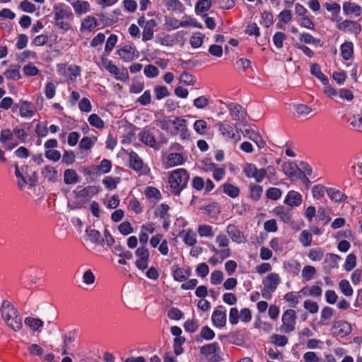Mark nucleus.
I'll list each match as a JSON object with an SVG mask.
<instances>
[{
    "mask_svg": "<svg viewBox=\"0 0 362 362\" xmlns=\"http://www.w3.org/2000/svg\"><path fill=\"white\" fill-rule=\"evenodd\" d=\"M1 317L6 325L15 332L22 328V319L18 310L9 301H3L0 308Z\"/></svg>",
    "mask_w": 362,
    "mask_h": 362,
    "instance_id": "f257e3e1",
    "label": "nucleus"
},
{
    "mask_svg": "<svg viewBox=\"0 0 362 362\" xmlns=\"http://www.w3.org/2000/svg\"><path fill=\"white\" fill-rule=\"evenodd\" d=\"M189 178V175L185 169L180 168L173 170L168 179L170 192L174 195L179 196L186 188Z\"/></svg>",
    "mask_w": 362,
    "mask_h": 362,
    "instance_id": "f03ea898",
    "label": "nucleus"
},
{
    "mask_svg": "<svg viewBox=\"0 0 362 362\" xmlns=\"http://www.w3.org/2000/svg\"><path fill=\"white\" fill-rule=\"evenodd\" d=\"M297 316L296 312L292 309L285 311L282 315V325L281 330L284 333H290L295 329Z\"/></svg>",
    "mask_w": 362,
    "mask_h": 362,
    "instance_id": "7ed1b4c3",
    "label": "nucleus"
},
{
    "mask_svg": "<svg viewBox=\"0 0 362 362\" xmlns=\"http://www.w3.org/2000/svg\"><path fill=\"white\" fill-rule=\"evenodd\" d=\"M54 20H72L74 14L71 8L63 3L56 4L53 7Z\"/></svg>",
    "mask_w": 362,
    "mask_h": 362,
    "instance_id": "20e7f679",
    "label": "nucleus"
},
{
    "mask_svg": "<svg viewBox=\"0 0 362 362\" xmlns=\"http://www.w3.org/2000/svg\"><path fill=\"white\" fill-rule=\"evenodd\" d=\"M243 173L247 177L254 178L257 182H261L267 171L265 169H257L254 164L246 163L243 167Z\"/></svg>",
    "mask_w": 362,
    "mask_h": 362,
    "instance_id": "39448f33",
    "label": "nucleus"
},
{
    "mask_svg": "<svg viewBox=\"0 0 362 362\" xmlns=\"http://www.w3.org/2000/svg\"><path fill=\"white\" fill-rule=\"evenodd\" d=\"M332 331L334 335L339 338H343L351 333V325L346 321L338 320L334 322L332 327Z\"/></svg>",
    "mask_w": 362,
    "mask_h": 362,
    "instance_id": "423d86ee",
    "label": "nucleus"
},
{
    "mask_svg": "<svg viewBox=\"0 0 362 362\" xmlns=\"http://www.w3.org/2000/svg\"><path fill=\"white\" fill-rule=\"evenodd\" d=\"M136 256L137 260L136 261V266L141 270H144L148 267L149 260V252L145 246L139 247L136 251Z\"/></svg>",
    "mask_w": 362,
    "mask_h": 362,
    "instance_id": "0eeeda50",
    "label": "nucleus"
},
{
    "mask_svg": "<svg viewBox=\"0 0 362 362\" xmlns=\"http://www.w3.org/2000/svg\"><path fill=\"white\" fill-rule=\"evenodd\" d=\"M284 174L291 178H301L304 172L294 162H286L281 165Z\"/></svg>",
    "mask_w": 362,
    "mask_h": 362,
    "instance_id": "6e6552de",
    "label": "nucleus"
},
{
    "mask_svg": "<svg viewBox=\"0 0 362 362\" xmlns=\"http://www.w3.org/2000/svg\"><path fill=\"white\" fill-rule=\"evenodd\" d=\"M216 125L218 126L221 134L226 139H231L235 142L240 140V135L238 132L235 133L233 127L230 124L224 122H218Z\"/></svg>",
    "mask_w": 362,
    "mask_h": 362,
    "instance_id": "1a4fd4ad",
    "label": "nucleus"
},
{
    "mask_svg": "<svg viewBox=\"0 0 362 362\" xmlns=\"http://www.w3.org/2000/svg\"><path fill=\"white\" fill-rule=\"evenodd\" d=\"M337 28L343 32L349 31L355 35L359 34L361 31V25L356 21L350 20H345L337 23Z\"/></svg>",
    "mask_w": 362,
    "mask_h": 362,
    "instance_id": "9d476101",
    "label": "nucleus"
},
{
    "mask_svg": "<svg viewBox=\"0 0 362 362\" xmlns=\"http://www.w3.org/2000/svg\"><path fill=\"white\" fill-rule=\"evenodd\" d=\"M230 115L235 121L245 120L246 118V110L239 104L230 103L228 105Z\"/></svg>",
    "mask_w": 362,
    "mask_h": 362,
    "instance_id": "9b49d317",
    "label": "nucleus"
},
{
    "mask_svg": "<svg viewBox=\"0 0 362 362\" xmlns=\"http://www.w3.org/2000/svg\"><path fill=\"white\" fill-rule=\"evenodd\" d=\"M280 283L281 278L279 275L276 273H270L262 281L264 288L271 292L275 291Z\"/></svg>",
    "mask_w": 362,
    "mask_h": 362,
    "instance_id": "f8f14e48",
    "label": "nucleus"
},
{
    "mask_svg": "<svg viewBox=\"0 0 362 362\" xmlns=\"http://www.w3.org/2000/svg\"><path fill=\"white\" fill-rule=\"evenodd\" d=\"M222 308H223L222 305L218 306V308L214 311L211 315L212 323L217 327H223L226 324V310H222Z\"/></svg>",
    "mask_w": 362,
    "mask_h": 362,
    "instance_id": "ddd939ff",
    "label": "nucleus"
},
{
    "mask_svg": "<svg viewBox=\"0 0 362 362\" xmlns=\"http://www.w3.org/2000/svg\"><path fill=\"white\" fill-rule=\"evenodd\" d=\"M199 351L202 355L211 359L213 356H218L220 354V346L218 342H213L201 346Z\"/></svg>",
    "mask_w": 362,
    "mask_h": 362,
    "instance_id": "4468645a",
    "label": "nucleus"
},
{
    "mask_svg": "<svg viewBox=\"0 0 362 362\" xmlns=\"http://www.w3.org/2000/svg\"><path fill=\"white\" fill-rule=\"evenodd\" d=\"M184 162L183 156L179 153H170L163 161L165 169L182 165Z\"/></svg>",
    "mask_w": 362,
    "mask_h": 362,
    "instance_id": "2eb2a0df",
    "label": "nucleus"
},
{
    "mask_svg": "<svg viewBox=\"0 0 362 362\" xmlns=\"http://www.w3.org/2000/svg\"><path fill=\"white\" fill-rule=\"evenodd\" d=\"M273 213L274 216L279 218L281 221L284 223H290L292 217V210L288 208H286L284 206H279L276 207L273 210Z\"/></svg>",
    "mask_w": 362,
    "mask_h": 362,
    "instance_id": "dca6fc26",
    "label": "nucleus"
},
{
    "mask_svg": "<svg viewBox=\"0 0 362 362\" xmlns=\"http://www.w3.org/2000/svg\"><path fill=\"white\" fill-rule=\"evenodd\" d=\"M227 233L233 242L242 243L246 241L243 233L235 225H228L227 226Z\"/></svg>",
    "mask_w": 362,
    "mask_h": 362,
    "instance_id": "f3484780",
    "label": "nucleus"
},
{
    "mask_svg": "<svg viewBox=\"0 0 362 362\" xmlns=\"http://www.w3.org/2000/svg\"><path fill=\"white\" fill-rule=\"evenodd\" d=\"M303 201L302 195L294 190L289 191L285 198L284 203L290 206H298Z\"/></svg>",
    "mask_w": 362,
    "mask_h": 362,
    "instance_id": "a211bd4d",
    "label": "nucleus"
},
{
    "mask_svg": "<svg viewBox=\"0 0 362 362\" xmlns=\"http://www.w3.org/2000/svg\"><path fill=\"white\" fill-rule=\"evenodd\" d=\"M16 107L19 108L22 117H32L34 115V107L30 102L21 101Z\"/></svg>",
    "mask_w": 362,
    "mask_h": 362,
    "instance_id": "6ab92c4d",
    "label": "nucleus"
},
{
    "mask_svg": "<svg viewBox=\"0 0 362 362\" xmlns=\"http://www.w3.org/2000/svg\"><path fill=\"white\" fill-rule=\"evenodd\" d=\"M343 11L346 15H355L359 16L362 13V8L355 3L346 1L343 4Z\"/></svg>",
    "mask_w": 362,
    "mask_h": 362,
    "instance_id": "aec40b11",
    "label": "nucleus"
},
{
    "mask_svg": "<svg viewBox=\"0 0 362 362\" xmlns=\"http://www.w3.org/2000/svg\"><path fill=\"white\" fill-rule=\"evenodd\" d=\"M156 22L155 20L151 19L146 22L144 30L142 33V40L144 41H148L153 37V28L156 26Z\"/></svg>",
    "mask_w": 362,
    "mask_h": 362,
    "instance_id": "412c9836",
    "label": "nucleus"
},
{
    "mask_svg": "<svg viewBox=\"0 0 362 362\" xmlns=\"http://www.w3.org/2000/svg\"><path fill=\"white\" fill-rule=\"evenodd\" d=\"M42 174L49 182H55L57 180V170L51 165H45L42 170Z\"/></svg>",
    "mask_w": 362,
    "mask_h": 362,
    "instance_id": "4be33fe9",
    "label": "nucleus"
},
{
    "mask_svg": "<svg viewBox=\"0 0 362 362\" xmlns=\"http://www.w3.org/2000/svg\"><path fill=\"white\" fill-rule=\"evenodd\" d=\"M74 11L77 14H83L90 11V4L88 1L77 0L76 1L71 4Z\"/></svg>",
    "mask_w": 362,
    "mask_h": 362,
    "instance_id": "5701e85b",
    "label": "nucleus"
},
{
    "mask_svg": "<svg viewBox=\"0 0 362 362\" xmlns=\"http://www.w3.org/2000/svg\"><path fill=\"white\" fill-rule=\"evenodd\" d=\"M341 54L344 59L349 60L354 55V45L351 42H346L341 45Z\"/></svg>",
    "mask_w": 362,
    "mask_h": 362,
    "instance_id": "b1692460",
    "label": "nucleus"
},
{
    "mask_svg": "<svg viewBox=\"0 0 362 362\" xmlns=\"http://www.w3.org/2000/svg\"><path fill=\"white\" fill-rule=\"evenodd\" d=\"M311 74L317 77L324 85L329 83L328 78L322 74L318 64H313L310 69Z\"/></svg>",
    "mask_w": 362,
    "mask_h": 362,
    "instance_id": "393cba45",
    "label": "nucleus"
},
{
    "mask_svg": "<svg viewBox=\"0 0 362 362\" xmlns=\"http://www.w3.org/2000/svg\"><path fill=\"white\" fill-rule=\"evenodd\" d=\"M293 108V115L296 117H305L312 111L311 108L305 104H296Z\"/></svg>",
    "mask_w": 362,
    "mask_h": 362,
    "instance_id": "a878e982",
    "label": "nucleus"
},
{
    "mask_svg": "<svg viewBox=\"0 0 362 362\" xmlns=\"http://www.w3.org/2000/svg\"><path fill=\"white\" fill-rule=\"evenodd\" d=\"M326 192L329 197L335 202H342L346 198L341 191L335 188H328Z\"/></svg>",
    "mask_w": 362,
    "mask_h": 362,
    "instance_id": "bb28decb",
    "label": "nucleus"
},
{
    "mask_svg": "<svg viewBox=\"0 0 362 362\" xmlns=\"http://www.w3.org/2000/svg\"><path fill=\"white\" fill-rule=\"evenodd\" d=\"M130 167L136 171H139L142 168L143 161L136 153L131 151L129 153Z\"/></svg>",
    "mask_w": 362,
    "mask_h": 362,
    "instance_id": "cd10ccee",
    "label": "nucleus"
},
{
    "mask_svg": "<svg viewBox=\"0 0 362 362\" xmlns=\"http://www.w3.org/2000/svg\"><path fill=\"white\" fill-rule=\"evenodd\" d=\"M98 25V21L93 16H86L82 22L81 30L91 31Z\"/></svg>",
    "mask_w": 362,
    "mask_h": 362,
    "instance_id": "c85d7f7f",
    "label": "nucleus"
},
{
    "mask_svg": "<svg viewBox=\"0 0 362 362\" xmlns=\"http://www.w3.org/2000/svg\"><path fill=\"white\" fill-rule=\"evenodd\" d=\"M19 69V66L11 65L9 68L4 73V75L8 79L18 80L21 77Z\"/></svg>",
    "mask_w": 362,
    "mask_h": 362,
    "instance_id": "c756f323",
    "label": "nucleus"
},
{
    "mask_svg": "<svg viewBox=\"0 0 362 362\" xmlns=\"http://www.w3.org/2000/svg\"><path fill=\"white\" fill-rule=\"evenodd\" d=\"M25 324L30 327L32 330L40 332V329L44 323L40 319L28 317L25 319Z\"/></svg>",
    "mask_w": 362,
    "mask_h": 362,
    "instance_id": "7c9ffc66",
    "label": "nucleus"
},
{
    "mask_svg": "<svg viewBox=\"0 0 362 362\" xmlns=\"http://www.w3.org/2000/svg\"><path fill=\"white\" fill-rule=\"evenodd\" d=\"M118 55L124 61H130L134 58V51L132 47L124 46L117 50Z\"/></svg>",
    "mask_w": 362,
    "mask_h": 362,
    "instance_id": "2f4dec72",
    "label": "nucleus"
},
{
    "mask_svg": "<svg viewBox=\"0 0 362 362\" xmlns=\"http://www.w3.org/2000/svg\"><path fill=\"white\" fill-rule=\"evenodd\" d=\"M64 182L67 185L75 184L78 181V176L76 170L67 169L64 171Z\"/></svg>",
    "mask_w": 362,
    "mask_h": 362,
    "instance_id": "473e14b6",
    "label": "nucleus"
},
{
    "mask_svg": "<svg viewBox=\"0 0 362 362\" xmlns=\"http://www.w3.org/2000/svg\"><path fill=\"white\" fill-rule=\"evenodd\" d=\"M141 140L144 144L151 147H155L156 139L154 136L149 131H144L140 134Z\"/></svg>",
    "mask_w": 362,
    "mask_h": 362,
    "instance_id": "72a5a7b5",
    "label": "nucleus"
},
{
    "mask_svg": "<svg viewBox=\"0 0 362 362\" xmlns=\"http://www.w3.org/2000/svg\"><path fill=\"white\" fill-rule=\"evenodd\" d=\"M334 310L329 307H325L321 311L320 322L322 325H327L329 324L332 315Z\"/></svg>",
    "mask_w": 362,
    "mask_h": 362,
    "instance_id": "f704fd0d",
    "label": "nucleus"
},
{
    "mask_svg": "<svg viewBox=\"0 0 362 362\" xmlns=\"http://www.w3.org/2000/svg\"><path fill=\"white\" fill-rule=\"evenodd\" d=\"M214 0H199L196 4V11L204 13L209 11L211 6Z\"/></svg>",
    "mask_w": 362,
    "mask_h": 362,
    "instance_id": "c9c22d12",
    "label": "nucleus"
},
{
    "mask_svg": "<svg viewBox=\"0 0 362 362\" xmlns=\"http://www.w3.org/2000/svg\"><path fill=\"white\" fill-rule=\"evenodd\" d=\"M301 292L305 295L320 297L322 295V291L320 286L313 285L311 287H305L302 288Z\"/></svg>",
    "mask_w": 362,
    "mask_h": 362,
    "instance_id": "e433bc0d",
    "label": "nucleus"
},
{
    "mask_svg": "<svg viewBox=\"0 0 362 362\" xmlns=\"http://www.w3.org/2000/svg\"><path fill=\"white\" fill-rule=\"evenodd\" d=\"M120 182L119 177H105L103 180V183L108 190H112L117 187V184Z\"/></svg>",
    "mask_w": 362,
    "mask_h": 362,
    "instance_id": "4c0bfd02",
    "label": "nucleus"
},
{
    "mask_svg": "<svg viewBox=\"0 0 362 362\" xmlns=\"http://www.w3.org/2000/svg\"><path fill=\"white\" fill-rule=\"evenodd\" d=\"M223 192L230 197L235 198L238 196L240 189L238 187L228 183H226L222 186Z\"/></svg>",
    "mask_w": 362,
    "mask_h": 362,
    "instance_id": "58836bf2",
    "label": "nucleus"
},
{
    "mask_svg": "<svg viewBox=\"0 0 362 362\" xmlns=\"http://www.w3.org/2000/svg\"><path fill=\"white\" fill-rule=\"evenodd\" d=\"M197 232L201 237L212 238L214 236L212 226L209 225H200L198 227Z\"/></svg>",
    "mask_w": 362,
    "mask_h": 362,
    "instance_id": "ea45409f",
    "label": "nucleus"
},
{
    "mask_svg": "<svg viewBox=\"0 0 362 362\" xmlns=\"http://www.w3.org/2000/svg\"><path fill=\"white\" fill-rule=\"evenodd\" d=\"M301 298V296L298 293H296L294 292H289L287 293L284 297V299L291 303V306L296 308V305L299 303V299Z\"/></svg>",
    "mask_w": 362,
    "mask_h": 362,
    "instance_id": "a19ab883",
    "label": "nucleus"
},
{
    "mask_svg": "<svg viewBox=\"0 0 362 362\" xmlns=\"http://www.w3.org/2000/svg\"><path fill=\"white\" fill-rule=\"evenodd\" d=\"M211 103L209 96L202 95L194 100L193 104L198 109H204Z\"/></svg>",
    "mask_w": 362,
    "mask_h": 362,
    "instance_id": "79ce46f5",
    "label": "nucleus"
},
{
    "mask_svg": "<svg viewBox=\"0 0 362 362\" xmlns=\"http://www.w3.org/2000/svg\"><path fill=\"white\" fill-rule=\"evenodd\" d=\"M189 276V273L182 268L176 269L173 273L175 280L180 282L186 281Z\"/></svg>",
    "mask_w": 362,
    "mask_h": 362,
    "instance_id": "37998d69",
    "label": "nucleus"
},
{
    "mask_svg": "<svg viewBox=\"0 0 362 362\" xmlns=\"http://www.w3.org/2000/svg\"><path fill=\"white\" fill-rule=\"evenodd\" d=\"M339 287L341 293L346 296H351L353 294V289L348 280L343 279L340 281Z\"/></svg>",
    "mask_w": 362,
    "mask_h": 362,
    "instance_id": "c03bdc74",
    "label": "nucleus"
},
{
    "mask_svg": "<svg viewBox=\"0 0 362 362\" xmlns=\"http://www.w3.org/2000/svg\"><path fill=\"white\" fill-rule=\"evenodd\" d=\"M316 274L315 268L310 265L304 267L302 270V277L306 281H310Z\"/></svg>",
    "mask_w": 362,
    "mask_h": 362,
    "instance_id": "a18cd8bd",
    "label": "nucleus"
},
{
    "mask_svg": "<svg viewBox=\"0 0 362 362\" xmlns=\"http://www.w3.org/2000/svg\"><path fill=\"white\" fill-rule=\"evenodd\" d=\"M356 265V257L351 253L347 255L344 264V269L347 272L351 271Z\"/></svg>",
    "mask_w": 362,
    "mask_h": 362,
    "instance_id": "49530a36",
    "label": "nucleus"
},
{
    "mask_svg": "<svg viewBox=\"0 0 362 362\" xmlns=\"http://www.w3.org/2000/svg\"><path fill=\"white\" fill-rule=\"evenodd\" d=\"M102 66L106 69L110 73L117 75L119 74V69L117 66L112 63L111 61L107 59H102Z\"/></svg>",
    "mask_w": 362,
    "mask_h": 362,
    "instance_id": "de8ad7c7",
    "label": "nucleus"
},
{
    "mask_svg": "<svg viewBox=\"0 0 362 362\" xmlns=\"http://www.w3.org/2000/svg\"><path fill=\"white\" fill-rule=\"evenodd\" d=\"M299 240L304 247H309L312 243V234L304 230L300 233Z\"/></svg>",
    "mask_w": 362,
    "mask_h": 362,
    "instance_id": "09e8293b",
    "label": "nucleus"
},
{
    "mask_svg": "<svg viewBox=\"0 0 362 362\" xmlns=\"http://www.w3.org/2000/svg\"><path fill=\"white\" fill-rule=\"evenodd\" d=\"M88 120L90 125H92L98 129H102L104 127V122L96 114L90 115L89 116Z\"/></svg>",
    "mask_w": 362,
    "mask_h": 362,
    "instance_id": "8fccbe9b",
    "label": "nucleus"
},
{
    "mask_svg": "<svg viewBox=\"0 0 362 362\" xmlns=\"http://www.w3.org/2000/svg\"><path fill=\"white\" fill-rule=\"evenodd\" d=\"M207 170H213V177L216 180H221L225 174L224 169L216 168V165L214 163H210Z\"/></svg>",
    "mask_w": 362,
    "mask_h": 362,
    "instance_id": "3c124183",
    "label": "nucleus"
},
{
    "mask_svg": "<svg viewBox=\"0 0 362 362\" xmlns=\"http://www.w3.org/2000/svg\"><path fill=\"white\" fill-rule=\"evenodd\" d=\"M180 81L187 86H192L196 82L194 76L187 71H184L181 74Z\"/></svg>",
    "mask_w": 362,
    "mask_h": 362,
    "instance_id": "603ef678",
    "label": "nucleus"
},
{
    "mask_svg": "<svg viewBox=\"0 0 362 362\" xmlns=\"http://www.w3.org/2000/svg\"><path fill=\"white\" fill-rule=\"evenodd\" d=\"M154 92L157 100H161L170 95V92L167 87L163 86H156Z\"/></svg>",
    "mask_w": 362,
    "mask_h": 362,
    "instance_id": "864d4df0",
    "label": "nucleus"
},
{
    "mask_svg": "<svg viewBox=\"0 0 362 362\" xmlns=\"http://www.w3.org/2000/svg\"><path fill=\"white\" fill-rule=\"evenodd\" d=\"M203 35L200 33H197L193 35L190 38V45L193 48H198L202 46L203 42Z\"/></svg>",
    "mask_w": 362,
    "mask_h": 362,
    "instance_id": "5fc2aeb1",
    "label": "nucleus"
},
{
    "mask_svg": "<svg viewBox=\"0 0 362 362\" xmlns=\"http://www.w3.org/2000/svg\"><path fill=\"white\" fill-rule=\"evenodd\" d=\"M350 125L356 130L362 132V116L354 115L351 119Z\"/></svg>",
    "mask_w": 362,
    "mask_h": 362,
    "instance_id": "6e6d98bb",
    "label": "nucleus"
},
{
    "mask_svg": "<svg viewBox=\"0 0 362 362\" xmlns=\"http://www.w3.org/2000/svg\"><path fill=\"white\" fill-rule=\"evenodd\" d=\"M86 233L91 242L94 243H99L100 240V233L98 230L88 228L86 229Z\"/></svg>",
    "mask_w": 362,
    "mask_h": 362,
    "instance_id": "4d7b16f0",
    "label": "nucleus"
},
{
    "mask_svg": "<svg viewBox=\"0 0 362 362\" xmlns=\"http://www.w3.org/2000/svg\"><path fill=\"white\" fill-rule=\"evenodd\" d=\"M213 3L214 5L222 9H230L235 5L233 0H214Z\"/></svg>",
    "mask_w": 362,
    "mask_h": 362,
    "instance_id": "13d9d810",
    "label": "nucleus"
},
{
    "mask_svg": "<svg viewBox=\"0 0 362 362\" xmlns=\"http://www.w3.org/2000/svg\"><path fill=\"white\" fill-rule=\"evenodd\" d=\"M144 73L146 77L153 78L158 75L159 71L156 66L148 64L144 67Z\"/></svg>",
    "mask_w": 362,
    "mask_h": 362,
    "instance_id": "bf43d9fd",
    "label": "nucleus"
},
{
    "mask_svg": "<svg viewBox=\"0 0 362 362\" xmlns=\"http://www.w3.org/2000/svg\"><path fill=\"white\" fill-rule=\"evenodd\" d=\"M223 280V274L221 271L215 270L211 274V283L213 285H218Z\"/></svg>",
    "mask_w": 362,
    "mask_h": 362,
    "instance_id": "052dcab7",
    "label": "nucleus"
},
{
    "mask_svg": "<svg viewBox=\"0 0 362 362\" xmlns=\"http://www.w3.org/2000/svg\"><path fill=\"white\" fill-rule=\"evenodd\" d=\"M23 72L28 76H34L40 74V70L33 64L25 65L23 67Z\"/></svg>",
    "mask_w": 362,
    "mask_h": 362,
    "instance_id": "680f3d73",
    "label": "nucleus"
},
{
    "mask_svg": "<svg viewBox=\"0 0 362 362\" xmlns=\"http://www.w3.org/2000/svg\"><path fill=\"white\" fill-rule=\"evenodd\" d=\"M206 127L207 123L204 119H198L194 124V131L199 134H204Z\"/></svg>",
    "mask_w": 362,
    "mask_h": 362,
    "instance_id": "e2e57ef3",
    "label": "nucleus"
},
{
    "mask_svg": "<svg viewBox=\"0 0 362 362\" xmlns=\"http://www.w3.org/2000/svg\"><path fill=\"white\" fill-rule=\"evenodd\" d=\"M13 137V132L9 129H5L0 132V142L1 144H6L11 141Z\"/></svg>",
    "mask_w": 362,
    "mask_h": 362,
    "instance_id": "0e129e2a",
    "label": "nucleus"
},
{
    "mask_svg": "<svg viewBox=\"0 0 362 362\" xmlns=\"http://www.w3.org/2000/svg\"><path fill=\"white\" fill-rule=\"evenodd\" d=\"M340 257L335 254L328 253L326 255L325 262L332 268L337 267Z\"/></svg>",
    "mask_w": 362,
    "mask_h": 362,
    "instance_id": "69168bd1",
    "label": "nucleus"
},
{
    "mask_svg": "<svg viewBox=\"0 0 362 362\" xmlns=\"http://www.w3.org/2000/svg\"><path fill=\"white\" fill-rule=\"evenodd\" d=\"M308 256L313 261H320L324 256V252L320 249H311Z\"/></svg>",
    "mask_w": 362,
    "mask_h": 362,
    "instance_id": "338daca9",
    "label": "nucleus"
},
{
    "mask_svg": "<svg viewBox=\"0 0 362 362\" xmlns=\"http://www.w3.org/2000/svg\"><path fill=\"white\" fill-rule=\"evenodd\" d=\"M286 38V36L284 33L277 32L273 37V42L277 48L281 49Z\"/></svg>",
    "mask_w": 362,
    "mask_h": 362,
    "instance_id": "774afa93",
    "label": "nucleus"
}]
</instances>
